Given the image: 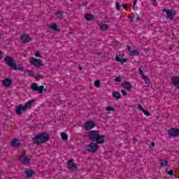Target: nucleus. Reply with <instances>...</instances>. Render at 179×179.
I'll list each match as a JSON object with an SVG mask.
<instances>
[{"label":"nucleus","instance_id":"obj_1","mask_svg":"<svg viewBox=\"0 0 179 179\" xmlns=\"http://www.w3.org/2000/svg\"><path fill=\"white\" fill-rule=\"evenodd\" d=\"M4 62L8 65L13 71H20L22 72L24 71V67L22 64H17L16 61L10 56H6L4 57Z\"/></svg>","mask_w":179,"mask_h":179},{"label":"nucleus","instance_id":"obj_2","mask_svg":"<svg viewBox=\"0 0 179 179\" xmlns=\"http://www.w3.org/2000/svg\"><path fill=\"white\" fill-rule=\"evenodd\" d=\"M32 141L34 145H41L50 141V133L42 132L35 136Z\"/></svg>","mask_w":179,"mask_h":179},{"label":"nucleus","instance_id":"obj_3","mask_svg":"<svg viewBox=\"0 0 179 179\" xmlns=\"http://www.w3.org/2000/svg\"><path fill=\"white\" fill-rule=\"evenodd\" d=\"M31 90H34V92H38L39 94L43 93V90L44 92H47V88H44V85L38 86V85L36 83H34L31 85Z\"/></svg>","mask_w":179,"mask_h":179},{"label":"nucleus","instance_id":"obj_4","mask_svg":"<svg viewBox=\"0 0 179 179\" xmlns=\"http://www.w3.org/2000/svg\"><path fill=\"white\" fill-rule=\"evenodd\" d=\"M100 134V131L97 130H91L88 133V139L91 141V142H96V139H97V136Z\"/></svg>","mask_w":179,"mask_h":179},{"label":"nucleus","instance_id":"obj_5","mask_svg":"<svg viewBox=\"0 0 179 179\" xmlns=\"http://www.w3.org/2000/svg\"><path fill=\"white\" fill-rule=\"evenodd\" d=\"M162 12H165L167 14L166 18L169 19V20H173V19H174V16L177 14V12L173 9L167 10L164 8L162 9Z\"/></svg>","mask_w":179,"mask_h":179},{"label":"nucleus","instance_id":"obj_6","mask_svg":"<svg viewBox=\"0 0 179 179\" xmlns=\"http://www.w3.org/2000/svg\"><path fill=\"white\" fill-rule=\"evenodd\" d=\"M87 150L91 153H96L99 150V145L96 143H90L87 147Z\"/></svg>","mask_w":179,"mask_h":179},{"label":"nucleus","instance_id":"obj_7","mask_svg":"<svg viewBox=\"0 0 179 179\" xmlns=\"http://www.w3.org/2000/svg\"><path fill=\"white\" fill-rule=\"evenodd\" d=\"M42 62H43L42 60L36 59L34 57H32L30 59V64H31V65H34V66H36L38 68H40V66L43 65V64H41Z\"/></svg>","mask_w":179,"mask_h":179},{"label":"nucleus","instance_id":"obj_8","mask_svg":"<svg viewBox=\"0 0 179 179\" xmlns=\"http://www.w3.org/2000/svg\"><path fill=\"white\" fill-rule=\"evenodd\" d=\"M96 127V123L93 121H87L84 124V128L86 131H90V129H93Z\"/></svg>","mask_w":179,"mask_h":179},{"label":"nucleus","instance_id":"obj_9","mask_svg":"<svg viewBox=\"0 0 179 179\" xmlns=\"http://www.w3.org/2000/svg\"><path fill=\"white\" fill-rule=\"evenodd\" d=\"M96 145H101L106 142V136L98 134L96 139L95 140Z\"/></svg>","mask_w":179,"mask_h":179},{"label":"nucleus","instance_id":"obj_10","mask_svg":"<svg viewBox=\"0 0 179 179\" xmlns=\"http://www.w3.org/2000/svg\"><path fill=\"white\" fill-rule=\"evenodd\" d=\"M67 166L69 170H71L73 171V170H76V169H78V166L76 165V164H75L73 159H72L68 162Z\"/></svg>","mask_w":179,"mask_h":179},{"label":"nucleus","instance_id":"obj_11","mask_svg":"<svg viewBox=\"0 0 179 179\" xmlns=\"http://www.w3.org/2000/svg\"><path fill=\"white\" fill-rule=\"evenodd\" d=\"M169 135H170V136H179V130L178 129H176V128H171L169 130Z\"/></svg>","mask_w":179,"mask_h":179},{"label":"nucleus","instance_id":"obj_12","mask_svg":"<svg viewBox=\"0 0 179 179\" xmlns=\"http://www.w3.org/2000/svg\"><path fill=\"white\" fill-rule=\"evenodd\" d=\"M22 111H26L23 105L20 104L15 107V113L17 115H22Z\"/></svg>","mask_w":179,"mask_h":179},{"label":"nucleus","instance_id":"obj_13","mask_svg":"<svg viewBox=\"0 0 179 179\" xmlns=\"http://www.w3.org/2000/svg\"><path fill=\"white\" fill-rule=\"evenodd\" d=\"M20 40L21 42L24 44H26L27 43H30V36L27 34H23L20 36Z\"/></svg>","mask_w":179,"mask_h":179},{"label":"nucleus","instance_id":"obj_14","mask_svg":"<svg viewBox=\"0 0 179 179\" xmlns=\"http://www.w3.org/2000/svg\"><path fill=\"white\" fill-rule=\"evenodd\" d=\"M171 80L173 82V86H175L176 87V89H179V78H178V76L172 77Z\"/></svg>","mask_w":179,"mask_h":179},{"label":"nucleus","instance_id":"obj_15","mask_svg":"<svg viewBox=\"0 0 179 179\" xmlns=\"http://www.w3.org/2000/svg\"><path fill=\"white\" fill-rule=\"evenodd\" d=\"M25 173L27 178H31L33 176H36V171H34L33 169L25 171Z\"/></svg>","mask_w":179,"mask_h":179},{"label":"nucleus","instance_id":"obj_16","mask_svg":"<svg viewBox=\"0 0 179 179\" xmlns=\"http://www.w3.org/2000/svg\"><path fill=\"white\" fill-rule=\"evenodd\" d=\"M36 103V99H31L30 101H29L28 102H27L25 103V105L24 106V109L25 110H27V108H31V106H33V103Z\"/></svg>","mask_w":179,"mask_h":179},{"label":"nucleus","instance_id":"obj_17","mask_svg":"<svg viewBox=\"0 0 179 179\" xmlns=\"http://www.w3.org/2000/svg\"><path fill=\"white\" fill-rule=\"evenodd\" d=\"M12 85V80L5 78L3 80V86L4 87H9Z\"/></svg>","mask_w":179,"mask_h":179},{"label":"nucleus","instance_id":"obj_18","mask_svg":"<svg viewBox=\"0 0 179 179\" xmlns=\"http://www.w3.org/2000/svg\"><path fill=\"white\" fill-rule=\"evenodd\" d=\"M10 145L13 148H19L20 146V142H19V140L14 138Z\"/></svg>","mask_w":179,"mask_h":179},{"label":"nucleus","instance_id":"obj_19","mask_svg":"<svg viewBox=\"0 0 179 179\" xmlns=\"http://www.w3.org/2000/svg\"><path fill=\"white\" fill-rule=\"evenodd\" d=\"M122 87L124 89H127L129 91H131V89H132V85L131 83H124L122 84Z\"/></svg>","mask_w":179,"mask_h":179},{"label":"nucleus","instance_id":"obj_20","mask_svg":"<svg viewBox=\"0 0 179 179\" xmlns=\"http://www.w3.org/2000/svg\"><path fill=\"white\" fill-rule=\"evenodd\" d=\"M94 15H93L92 14L87 13L85 15V20H87V22L94 20Z\"/></svg>","mask_w":179,"mask_h":179},{"label":"nucleus","instance_id":"obj_21","mask_svg":"<svg viewBox=\"0 0 179 179\" xmlns=\"http://www.w3.org/2000/svg\"><path fill=\"white\" fill-rule=\"evenodd\" d=\"M115 59L117 62H120L121 64H125L128 61L127 58L121 59L118 55L116 56Z\"/></svg>","mask_w":179,"mask_h":179},{"label":"nucleus","instance_id":"obj_22","mask_svg":"<svg viewBox=\"0 0 179 179\" xmlns=\"http://www.w3.org/2000/svg\"><path fill=\"white\" fill-rule=\"evenodd\" d=\"M49 29H52V30H54L55 31H59V30H61V28H58L55 23L51 24L49 26Z\"/></svg>","mask_w":179,"mask_h":179},{"label":"nucleus","instance_id":"obj_23","mask_svg":"<svg viewBox=\"0 0 179 179\" xmlns=\"http://www.w3.org/2000/svg\"><path fill=\"white\" fill-rule=\"evenodd\" d=\"M99 29L101 30H103V31H106V30L108 29V24H101L99 25Z\"/></svg>","mask_w":179,"mask_h":179},{"label":"nucleus","instance_id":"obj_24","mask_svg":"<svg viewBox=\"0 0 179 179\" xmlns=\"http://www.w3.org/2000/svg\"><path fill=\"white\" fill-rule=\"evenodd\" d=\"M141 52L137 50H134L133 51H130L129 53V57H134V55H139Z\"/></svg>","mask_w":179,"mask_h":179},{"label":"nucleus","instance_id":"obj_25","mask_svg":"<svg viewBox=\"0 0 179 179\" xmlns=\"http://www.w3.org/2000/svg\"><path fill=\"white\" fill-rule=\"evenodd\" d=\"M22 164H24L25 166H27V164H30V159L28 157H24L22 159V162H21Z\"/></svg>","mask_w":179,"mask_h":179},{"label":"nucleus","instance_id":"obj_26","mask_svg":"<svg viewBox=\"0 0 179 179\" xmlns=\"http://www.w3.org/2000/svg\"><path fill=\"white\" fill-rule=\"evenodd\" d=\"M113 97L115 98L117 100H120L121 99V94L119 92H114L113 93Z\"/></svg>","mask_w":179,"mask_h":179},{"label":"nucleus","instance_id":"obj_27","mask_svg":"<svg viewBox=\"0 0 179 179\" xmlns=\"http://www.w3.org/2000/svg\"><path fill=\"white\" fill-rule=\"evenodd\" d=\"M162 167H166L169 164V162L166 159H159Z\"/></svg>","mask_w":179,"mask_h":179},{"label":"nucleus","instance_id":"obj_28","mask_svg":"<svg viewBox=\"0 0 179 179\" xmlns=\"http://www.w3.org/2000/svg\"><path fill=\"white\" fill-rule=\"evenodd\" d=\"M62 141H68V134L64 132H62L61 134Z\"/></svg>","mask_w":179,"mask_h":179},{"label":"nucleus","instance_id":"obj_29","mask_svg":"<svg viewBox=\"0 0 179 179\" xmlns=\"http://www.w3.org/2000/svg\"><path fill=\"white\" fill-rule=\"evenodd\" d=\"M26 72L28 73V76H31V78H34V71H31V70H27Z\"/></svg>","mask_w":179,"mask_h":179},{"label":"nucleus","instance_id":"obj_30","mask_svg":"<svg viewBox=\"0 0 179 179\" xmlns=\"http://www.w3.org/2000/svg\"><path fill=\"white\" fill-rule=\"evenodd\" d=\"M44 77L40 74H38L35 76L36 80H40V79H43Z\"/></svg>","mask_w":179,"mask_h":179},{"label":"nucleus","instance_id":"obj_31","mask_svg":"<svg viewBox=\"0 0 179 179\" xmlns=\"http://www.w3.org/2000/svg\"><path fill=\"white\" fill-rule=\"evenodd\" d=\"M101 83H100V80H96L94 81V86H96V87H100V85Z\"/></svg>","mask_w":179,"mask_h":179},{"label":"nucleus","instance_id":"obj_32","mask_svg":"<svg viewBox=\"0 0 179 179\" xmlns=\"http://www.w3.org/2000/svg\"><path fill=\"white\" fill-rule=\"evenodd\" d=\"M143 79L144 80V81L145 82V83H149L150 82V79L149 78H148V76H144L143 77H142Z\"/></svg>","mask_w":179,"mask_h":179},{"label":"nucleus","instance_id":"obj_33","mask_svg":"<svg viewBox=\"0 0 179 179\" xmlns=\"http://www.w3.org/2000/svg\"><path fill=\"white\" fill-rule=\"evenodd\" d=\"M115 80V82H117L118 83H121V82H122V78H121V77H116Z\"/></svg>","mask_w":179,"mask_h":179},{"label":"nucleus","instance_id":"obj_34","mask_svg":"<svg viewBox=\"0 0 179 179\" xmlns=\"http://www.w3.org/2000/svg\"><path fill=\"white\" fill-rule=\"evenodd\" d=\"M143 114H145V115H146L147 117H149V115H150V113L149 112V110H143Z\"/></svg>","mask_w":179,"mask_h":179},{"label":"nucleus","instance_id":"obj_35","mask_svg":"<svg viewBox=\"0 0 179 179\" xmlns=\"http://www.w3.org/2000/svg\"><path fill=\"white\" fill-rule=\"evenodd\" d=\"M106 111H115V109L111 106H108L106 108Z\"/></svg>","mask_w":179,"mask_h":179},{"label":"nucleus","instance_id":"obj_36","mask_svg":"<svg viewBox=\"0 0 179 179\" xmlns=\"http://www.w3.org/2000/svg\"><path fill=\"white\" fill-rule=\"evenodd\" d=\"M35 57H36V58H41L43 56H41V53H40V52H36L35 53Z\"/></svg>","mask_w":179,"mask_h":179},{"label":"nucleus","instance_id":"obj_37","mask_svg":"<svg viewBox=\"0 0 179 179\" xmlns=\"http://www.w3.org/2000/svg\"><path fill=\"white\" fill-rule=\"evenodd\" d=\"M24 155H26V151L22 150V155L19 157L20 160H22V159H23V157H24V156H25Z\"/></svg>","mask_w":179,"mask_h":179},{"label":"nucleus","instance_id":"obj_38","mask_svg":"<svg viewBox=\"0 0 179 179\" xmlns=\"http://www.w3.org/2000/svg\"><path fill=\"white\" fill-rule=\"evenodd\" d=\"M166 172L167 173V174L169 176H173V174H174V171H173V170H170V171H167V170H166Z\"/></svg>","mask_w":179,"mask_h":179},{"label":"nucleus","instance_id":"obj_39","mask_svg":"<svg viewBox=\"0 0 179 179\" xmlns=\"http://www.w3.org/2000/svg\"><path fill=\"white\" fill-rule=\"evenodd\" d=\"M115 6L117 10H120L121 9V8L120 7V3L118 1L115 3Z\"/></svg>","mask_w":179,"mask_h":179},{"label":"nucleus","instance_id":"obj_40","mask_svg":"<svg viewBox=\"0 0 179 179\" xmlns=\"http://www.w3.org/2000/svg\"><path fill=\"white\" fill-rule=\"evenodd\" d=\"M138 72L140 75H141L142 78L145 76V75L143 74V70H142V69H138Z\"/></svg>","mask_w":179,"mask_h":179},{"label":"nucleus","instance_id":"obj_41","mask_svg":"<svg viewBox=\"0 0 179 179\" xmlns=\"http://www.w3.org/2000/svg\"><path fill=\"white\" fill-rule=\"evenodd\" d=\"M56 15H57V16H58L59 17H62V13H61L60 10H58V11L56 13Z\"/></svg>","mask_w":179,"mask_h":179},{"label":"nucleus","instance_id":"obj_42","mask_svg":"<svg viewBox=\"0 0 179 179\" xmlns=\"http://www.w3.org/2000/svg\"><path fill=\"white\" fill-rule=\"evenodd\" d=\"M121 93L122 96H127L128 94H127V91L125 90H122Z\"/></svg>","mask_w":179,"mask_h":179},{"label":"nucleus","instance_id":"obj_43","mask_svg":"<svg viewBox=\"0 0 179 179\" xmlns=\"http://www.w3.org/2000/svg\"><path fill=\"white\" fill-rule=\"evenodd\" d=\"M137 108H138V110H141V111H143L145 110V108H143L141 105H138Z\"/></svg>","mask_w":179,"mask_h":179},{"label":"nucleus","instance_id":"obj_44","mask_svg":"<svg viewBox=\"0 0 179 179\" xmlns=\"http://www.w3.org/2000/svg\"><path fill=\"white\" fill-rule=\"evenodd\" d=\"M137 2H138L137 0H134V2H133V9H135V6L136 5Z\"/></svg>","mask_w":179,"mask_h":179},{"label":"nucleus","instance_id":"obj_45","mask_svg":"<svg viewBox=\"0 0 179 179\" xmlns=\"http://www.w3.org/2000/svg\"><path fill=\"white\" fill-rule=\"evenodd\" d=\"M122 6L124 8V9H128V5L127 4H122Z\"/></svg>","mask_w":179,"mask_h":179},{"label":"nucleus","instance_id":"obj_46","mask_svg":"<svg viewBox=\"0 0 179 179\" xmlns=\"http://www.w3.org/2000/svg\"><path fill=\"white\" fill-rule=\"evenodd\" d=\"M2 54L3 53L2 52V51L0 50V59H2V58H3V55Z\"/></svg>","mask_w":179,"mask_h":179},{"label":"nucleus","instance_id":"obj_47","mask_svg":"<svg viewBox=\"0 0 179 179\" xmlns=\"http://www.w3.org/2000/svg\"><path fill=\"white\" fill-rule=\"evenodd\" d=\"M136 20H137V22H140L141 20V17L137 16Z\"/></svg>","mask_w":179,"mask_h":179},{"label":"nucleus","instance_id":"obj_48","mask_svg":"<svg viewBox=\"0 0 179 179\" xmlns=\"http://www.w3.org/2000/svg\"><path fill=\"white\" fill-rule=\"evenodd\" d=\"M143 50H144L145 52H149L148 48H144Z\"/></svg>","mask_w":179,"mask_h":179},{"label":"nucleus","instance_id":"obj_49","mask_svg":"<svg viewBox=\"0 0 179 179\" xmlns=\"http://www.w3.org/2000/svg\"><path fill=\"white\" fill-rule=\"evenodd\" d=\"M128 51L131 52V50H132V48H131V46H128L127 47Z\"/></svg>","mask_w":179,"mask_h":179},{"label":"nucleus","instance_id":"obj_50","mask_svg":"<svg viewBox=\"0 0 179 179\" xmlns=\"http://www.w3.org/2000/svg\"><path fill=\"white\" fill-rule=\"evenodd\" d=\"M155 145H156V143H155V142L151 143V146H155Z\"/></svg>","mask_w":179,"mask_h":179},{"label":"nucleus","instance_id":"obj_51","mask_svg":"<svg viewBox=\"0 0 179 179\" xmlns=\"http://www.w3.org/2000/svg\"><path fill=\"white\" fill-rule=\"evenodd\" d=\"M152 2H153V3H156V0H151Z\"/></svg>","mask_w":179,"mask_h":179},{"label":"nucleus","instance_id":"obj_52","mask_svg":"<svg viewBox=\"0 0 179 179\" xmlns=\"http://www.w3.org/2000/svg\"><path fill=\"white\" fill-rule=\"evenodd\" d=\"M134 21V19L133 18H131L130 19V22H133Z\"/></svg>","mask_w":179,"mask_h":179},{"label":"nucleus","instance_id":"obj_53","mask_svg":"<svg viewBox=\"0 0 179 179\" xmlns=\"http://www.w3.org/2000/svg\"><path fill=\"white\" fill-rule=\"evenodd\" d=\"M79 71H82V66H80Z\"/></svg>","mask_w":179,"mask_h":179},{"label":"nucleus","instance_id":"obj_54","mask_svg":"<svg viewBox=\"0 0 179 179\" xmlns=\"http://www.w3.org/2000/svg\"><path fill=\"white\" fill-rule=\"evenodd\" d=\"M71 2H73L75 0H70Z\"/></svg>","mask_w":179,"mask_h":179},{"label":"nucleus","instance_id":"obj_55","mask_svg":"<svg viewBox=\"0 0 179 179\" xmlns=\"http://www.w3.org/2000/svg\"><path fill=\"white\" fill-rule=\"evenodd\" d=\"M134 141H136V138H134Z\"/></svg>","mask_w":179,"mask_h":179}]
</instances>
